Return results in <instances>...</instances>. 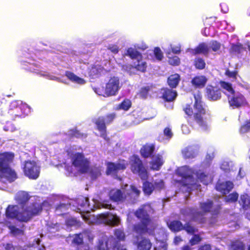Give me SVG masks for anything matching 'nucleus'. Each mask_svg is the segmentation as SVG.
Listing matches in <instances>:
<instances>
[{"label":"nucleus","mask_w":250,"mask_h":250,"mask_svg":"<svg viewBox=\"0 0 250 250\" xmlns=\"http://www.w3.org/2000/svg\"><path fill=\"white\" fill-rule=\"evenodd\" d=\"M198 148L196 146L187 147L182 150V154L186 158H194L198 153Z\"/></svg>","instance_id":"b1692460"},{"label":"nucleus","mask_w":250,"mask_h":250,"mask_svg":"<svg viewBox=\"0 0 250 250\" xmlns=\"http://www.w3.org/2000/svg\"><path fill=\"white\" fill-rule=\"evenodd\" d=\"M4 250H16V247L12 243L8 242L2 244Z\"/></svg>","instance_id":"13d9d810"},{"label":"nucleus","mask_w":250,"mask_h":250,"mask_svg":"<svg viewBox=\"0 0 250 250\" xmlns=\"http://www.w3.org/2000/svg\"><path fill=\"white\" fill-rule=\"evenodd\" d=\"M97 248L98 250H126L119 245L113 236L107 237L106 236L102 237L99 240Z\"/></svg>","instance_id":"9b49d317"},{"label":"nucleus","mask_w":250,"mask_h":250,"mask_svg":"<svg viewBox=\"0 0 250 250\" xmlns=\"http://www.w3.org/2000/svg\"><path fill=\"white\" fill-rule=\"evenodd\" d=\"M152 247L150 240L145 238L138 239L137 243V248L138 250H150Z\"/></svg>","instance_id":"cd10ccee"},{"label":"nucleus","mask_w":250,"mask_h":250,"mask_svg":"<svg viewBox=\"0 0 250 250\" xmlns=\"http://www.w3.org/2000/svg\"><path fill=\"white\" fill-rule=\"evenodd\" d=\"M79 173H87L92 179H96L101 175V168L99 167H89V162L84 156L79 153Z\"/></svg>","instance_id":"1a4fd4ad"},{"label":"nucleus","mask_w":250,"mask_h":250,"mask_svg":"<svg viewBox=\"0 0 250 250\" xmlns=\"http://www.w3.org/2000/svg\"><path fill=\"white\" fill-rule=\"evenodd\" d=\"M208 44L202 43L200 44L198 47L195 49L196 53H202L203 54H207L209 51Z\"/></svg>","instance_id":"4c0bfd02"},{"label":"nucleus","mask_w":250,"mask_h":250,"mask_svg":"<svg viewBox=\"0 0 250 250\" xmlns=\"http://www.w3.org/2000/svg\"><path fill=\"white\" fill-rule=\"evenodd\" d=\"M115 118L114 113H111L107 115L104 120L103 117H99L95 121L98 130L100 132V136L105 140H107L106 134V127L105 125V122L106 124H109L112 122Z\"/></svg>","instance_id":"4468645a"},{"label":"nucleus","mask_w":250,"mask_h":250,"mask_svg":"<svg viewBox=\"0 0 250 250\" xmlns=\"http://www.w3.org/2000/svg\"><path fill=\"white\" fill-rule=\"evenodd\" d=\"M122 84L119 78L116 76H112L110 77L106 83L104 93L100 88L95 89V92L99 95H103L104 97L115 96L117 94Z\"/></svg>","instance_id":"6e6552de"},{"label":"nucleus","mask_w":250,"mask_h":250,"mask_svg":"<svg viewBox=\"0 0 250 250\" xmlns=\"http://www.w3.org/2000/svg\"><path fill=\"white\" fill-rule=\"evenodd\" d=\"M231 51L236 53H241L243 51H246V48H244L242 45L240 43L236 44H232L231 47Z\"/></svg>","instance_id":"79ce46f5"},{"label":"nucleus","mask_w":250,"mask_h":250,"mask_svg":"<svg viewBox=\"0 0 250 250\" xmlns=\"http://www.w3.org/2000/svg\"><path fill=\"white\" fill-rule=\"evenodd\" d=\"M30 198V196L27 192L19 191L15 196V200L21 210H19L18 205H8L5 211L6 217L20 222L27 223L33 217L39 215L42 210V205L34 202L26 206Z\"/></svg>","instance_id":"f257e3e1"},{"label":"nucleus","mask_w":250,"mask_h":250,"mask_svg":"<svg viewBox=\"0 0 250 250\" xmlns=\"http://www.w3.org/2000/svg\"><path fill=\"white\" fill-rule=\"evenodd\" d=\"M126 56H129L132 60H136L137 59H141L142 55L135 49L130 47L127 50Z\"/></svg>","instance_id":"2f4dec72"},{"label":"nucleus","mask_w":250,"mask_h":250,"mask_svg":"<svg viewBox=\"0 0 250 250\" xmlns=\"http://www.w3.org/2000/svg\"><path fill=\"white\" fill-rule=\"evenodd\" d=\"M244 245L239 241H236L232 243L231 249L232 250H244Z\"/></svg>","instance_id":"a18cd8bd"},{"label":"nucleus","mask_w":250,"mask_h":250,"mask_svg":"<svg viewBox=\"0 0 250 250\" xmlns=\"http://www.w3.org/2000/svg\"><path fill=\"white\" fill-rule=\"evenodd\" d=\"M240 204H242L243 208L248 210L246 212L248 218L250 220V200L248 195H243L241 196Z\"/></svg>","instance_id":"a878e982"},{"label":"nucleus","mask_w":250,"mask_h":250,"mask_svg":"<svg viewBox=\"0 0 250 250\" xmlns=\"http://www.w3.org/2000/svg\"><path fill=\"white\" fill-rule=\"evenodd\" d=\"M140 194V190L133 185L125 184L122 186L121 189H114L109 194L110 198L115 202L127 201L133 203Z\"/></svg>","instance_id":"39448f33"},{"label":"nucleus","mask_w":250,"mask_h":250,"mask_svg":"<svg viewBox=\"0 0 250 250\" xmlns=\"http://www.w3.org/2000/svg\"><path fill=\"white\" fill-rule=\"evenodd\" d=\"M161 92L163 94V99L167 101H172L177 96V93L175 90L163 88L162 89Z\"/></svg>","instance_id":"c85d7f7f"},{"label":"nucleus","mask_w":250,"mask_h":250,"mask_svg":"<svg viewBox=\"0 0 250 250\" xmlns=\"http://www.w3.org/2000/svg\"><path fill=\"white\" fill-rule=\"evenodd\" d=\"M131 103L129 100H125L122 103L119 104L117 107V109H122L127 111L131 107Z\"/></svg>","instance_id":"58836bf2"},{"label":"nucleus","mask_w":250,"mask_h":250,"mask_svg":"<svg viewBox=\"0 0 250 250\" xmlns=\"http://www.w3.org/2000/svg\"><path fill=\"white\" fill-rule=\"evenodd\" d=\"M8 113L13 120H15L17 117H22L24 115V114L22 112L21 106L15 109L13 111L11 110L10 111H8Z\"/></svg>","instance_id":"e433bc0d"},{"label":"nucleus","mask_w":250,"mask_h":250,"mask_svg":"<svg viewBox=\"0 0 250 250\" xmlns=\"http://www.w3.org/2000/svg\"><path fill=\"white\" fill-rule=\"evenodd\" d=\"M180 81V76L177 74L172 75L168 78V85L171 87H175Z\"/></svg>","instance_id":"f704fd0d"},{"label":"nucleus","mask_w":250,"mask_h":250,"mask_svg":"<svg viewBox=\"0 0 250 250\" xmlns=\"http://www.w3.org/2000/svg\"><path fill=\"white\" fill-rule=\"evenodd\" d=\"M154 187L155 189L161 190L164 188L165 185L164 181L161 179L156 180L154 181Z\"/></svg>","instance_id":"864d4df0"},{"label":"nucleus","mask_w":250,"mask_h":250,"mask_svg":"<svg viewBox=\"0 0 250 250\" xmlns=\"http://www.w3.org/2000/svg\"><path fill=\"white\" fill-rule=\"evenodd\" d=\"M114 234L115 236L119 240H122L125 238L124 232L121 229H116Z\"/></svg>","instance_id":"4d7b16f0"},{"label":"nucleus","mask_w":250,"mask_h":250,"mask_svg":"<svg viewBox=\"0 0 250 250\" xmlns=\"http://www.w3.org/2000/svg\"><path fill=\"white\" fill-rule=\"evenodd\" d=\"M212 203L209 200L200 204L201 211H197L194 209L188 208L183 211L184 215L189 216V218L199 223H203L205 221L204 215L206 213L212 211Z\"/></svg>","instance_id":"0eeeda50"},{"label":"nucleus","mask_w":250,"mask_h":250,"mask_svg":"<svg viewBox=\"0 0 250 250\" xmlns=\"http://www.w3.org/2000/svg\"><path fill=\"white\" fill-rule=\"evenodd\" d=\"M65 169L67 172V176L76 177L78 173V153L72 156L71 163L65 166Z\"/></svg>","instance_id":"f3484780"},{"label":"nucleus","mask_w":250,"mask_h":250,"mask_svg":"<svg viewBox=\"0 0 250 250\" xmlns=\"http://www.w3.org/2000/svg\"><path fill=\"white\" fill-rule=\"evenodd\" d=\"M154 146L152 145L144 146L141 149L142 155L144 157H148L154 151Z\"/></svg>","instance_id":"473e14b6"},{"label":"nucleus","mask_w":250,"mask_h":250,"mask_svg":"<svg viewBox=\"0 0 250 250\" xmlns=\"http://www.w3.org/2000/svg\"><path fill=\"white\" fill-rule=\"evenodd\" d=\"M201 240V238L199 236L195 235L193 236L192 238L190 240V243L191 245H194L197 244Z\"/></svg>","instance_id":"0e129e2a"},{"label":"nucleus","mask_w":250,"mask_h":250,"mask_svg":"<svg viewBox=\"0 0 250 250\" xmlns=\"http://www.w3.org/2000/svg\"><path fill=\"white\" fill-rule=\"evenodd\" d=\"M171 49L173 53L178 54L181 51V46L179 44H178L173 47L171 46Z\"/></svg>","instance_id":"774afa93"},{"label":"nucleus","mask_w":250,"mask_h":250,"mask_svg":"<svg viewBox=\"0 0 250 250\" xmlns=\"http://www.w3.org/2000/svg\"><path fill=\"white\" fill-rule=\"evenodd\" d=\"M233 162L231 161H223L221 164L220 168L224 171L228 172L232 169Z\"/></svg>","instance_id":"ea45409f"},{"label":"nucleus","mask_w":250,"mask_h":250,"mask_svg":"<svg viewBox=\"0 0 250 250\" xmlns=\"http://www.w3.org/2000/svg\"><path fill=\"white\" fill-rule=\"evenodd\" d=\"M238 197V194L237 193L234 192L226 196L225 200L227 202H234L237 201Z\"/></svg>","instance_id":"8fccbe9b"},{"label":"nucleus","mask_w":250,"mask_h":250,"mask_svg":"<svg viewBox=\"0 0 250 250\" xmlns=\"http://www.w3.org/2000/svg\"><path fill=\"white\" fill-rule=\"evenodd\" d=\"M107 71H108L107 69L104 68L99 64H96L91 67L89 71V74L90 77L95 78L98 77L100 75L104 74Z\"/></svg>","instance_id":"5701e85b"},{"label":"nucleus","mask_w":250,"mask_h":250,"mask_svg":"<svg viewBox=\"0 0 250 250\" xmlns=\"http://www.w3.org/2000/svg\"><path fill=\"white\" fill-rule=\"evenodd\" d=\"M168 228L173 231H179L185 229L188 233L193 234L195 232L196 229L192 226L189 222L187 223L184 226L178 221H173L167 223Z\"/></svg>","instance_id":"dca6fc26"},{"label":"nucleus","mask_w":250,"mask_h":250,"mask_svg":"<svg viewBox=\"0 0 250 250\" xmlns=\"http://www.w3.org/2000/svg\"><path fill=\"white\" fill-rule=\"evenodd\" d=\"M195 67L199 69H203L206 65L204 60L200 58H196L194 62Z\"/></svg>","instance_id":"de8ad7c7"},{"label":"nucleus","mask_w":250,"mask_h":250,"mask_svg":"<svg viewBox=\"0 0 250 250\" xmlns=\"http://www.w3.org/2000/svg\"><path fill=\"white\" fill-rule=\"evenodd\" d=\"M225 75L227 76L232 82H234L237 80V73L235 71H230L229 70H227L225 72Z\"/></svg>","instance_id":"09e8293b"},{"label":"nucleus","mask_w":250,"mask_h":250,"mask_svg":"<svg viewBox=\"0 0 250 250\" xmlns=\"http://www.w3.org/2000/svg\"><path fill=\"white\" fill-rule=\"evenodd\" d=\"M9 229L10 230L11 233L14 236L23 235L24 233L23 230L16 228L15 226H10Z\"/></svg>","instance_id":"37998d69"},{"label":"nucleus","mask_w":250,"mask_h":250,"mask_svg":"<svg viewBox=\"0 0 250 250\" xmlns=\"http://www.w3.org/2000/svg\"><path fill=\"white\" fill-rule=\"evenodd\" d=\"M79 250L81 249L84 243V240L90 239L89 232L86 231L85 233L81 234L79 233Z\"/></svg>","instance_id":"a19ab883"},{"label":"nucleus","mask_w":250,"mask_h":250,"mask_svg":"<svg viewBox=\"0 0 250 250\" xmlns=\"http://www.w3.org/2000/svg\"><path fill=\"white\" fill-rule=\"evenodd\" d=\"M209 49H211L213 51H217L221 47V44L217 41H212L208 43Z\"/></svg>","instance_id":"49530a36"},{"label":"nucleus","mask_w":250,"mask_h":250,"mask_svg":"<svg viewBox=\"0 0 250 250\" xmlns=\"http://www.w3.org/2000/svg\"><path fill=\"white\" fill-rule=\"evenodd\" d=\"M149 90V86L143 87L141 88L139 93H138V95L142 98H146Z\"/></svg>","instance_id":"3c124183"},{"label":"nucleus","mask_w":250,"mask_h":250,"mask_svg":"<svg viewBox=\"0 0 250 250\" xmlns=\"http://www.w3.org/2000/svg\"><path fill=\"white\" fill-rule=\"evenodd\" d=\"M164 161L161 156L159 155L153 156L150 164L151 168L153 170H159L163 164Z\"/></svg>","instance_id":"bb28decb"},{"label":"nucleus","mask_w":250,"mask_h":250,"mask_svg":"<svg viewBox=\"0 0 250 250\" xmlns=\"http://www.w3.org/2000/svg\"><path fill=\"white\" fill-rule=\"evenodd\" d=\"M220 85L223 89L224 93L227 97L235 91L232 88L231 84L229 83L221 81L220 82Z\"/></svg>","instance_id":"7c9ffc66"},{"label":"nucleus","mask_w":250,"mask_h":250,"mask_svg":"<svg viewBox=\"0 0 250 250\" xmlns=\"http://www.w3.org/2000/svg\"><path fill=\"white\" fill-rule=\"evenodd\" d=\"M233 188V184L230 182H221L219 181L216 185V190L222 194L228 193Z\"/></svg>","instance_id":"aec40b11"},{"label":"nucleus","mask_w":250,"mask_h":250,"mask_svg":"<svg viewBox=\"0 0 250 250\" xmlns=\"http://www.w3.org/2000/svg\"><path fill=\"white\" fill-rule=\"evenodd\" d=\"M195 103L194 108L192 109L189 105H187L184 108L186 114L188 116L193 115L194 118L203 130H206L208 127V120L205 114V110L203 107L201 101V95L197 94L194 96Z\"/></svg>","instance_id":"20e7f679"},{"label":"nucleus","mask_w":250,"mask_h":250,"mask_svg":"<svg viewBox=\"0 0 250 250\" xmlns=\"http://www.w3.org/2000/svg\"><path fill=\"white\" fill-rule=\"evenodd\" d=\"M15 154L12 152H4L0 153V170L6 169L9 164L13 161Z\"/></svg>","instance_id":"6ab92c4d"},{"label":"nucleus","mask_w":250,"mask_h":250,"mask_svg":"<svg viewBox=\"0 0 250 250\" xmlns=\"http://www.w3.org/2000/svg\"><path fill=\"white\" fill-rule=\"evenodd\" d=\"M153 209L150 205L146 204L141 206L136 212L135 215L141 221V224L134 227L135 231L138 233L148 232L153 234L150 228L154 229L153 223L150 219V215L153 213Z\"/></svg>","instance_id":"7ed1b4c3"},{"label":"nucleus","mask_w":250,"mask_h":250,"mask_svg":"<svg viewBox=\"0 0 250 250\" xmlns=\"http://www.w3.org/2000/svg\"><path fill=\"white\" fill-rule=\"evenodd\" d=\"M7 168L6 169H2L0 170V172L10 182H12L17 178V174L15 171L12 170L10 167Z\"/></svg>","instance_id":"393cba45"},{"label":"nucleus","mask_w":250,"mask_h":250,"mask_svg":"<svg viewBox=\"0 0 250 250\" xmlns=\"http://www.w3.org/2000/svg\"><path fill=\"white\" fill-rule=\"evenodd\" d=\"M130 164L131 170L133 173L138 174L142 180L147 179V170L138 156H132L130 159Z\"/></svg>","instance_id":"9d476101"},{"label":"nucleus","mask_w":250,"mask_h":250,"mask_svg":"<svg viewBox=\"0 0 250 250\" xmlns=\"http://www.w3.org/2000/svg\"><path fill=\"white\" fill-rule=\"evenodd\" d=\"M169 63L173 65H177L180 63V59L177 56H174L172 58L169 57Z\"/></svg>","instance_id":"bf43d9fd"},{"label":"nucleus","mask_w":250,"mask_h":250,"mask_svg":"<svg viewBox=\"0 0 250 250\" xmlns=\"http://www.w3.org/2000/svg\"><path fill=\"white\" fill-rule=\"evenodd\" d=\"M198 250H219L215 247H212L209 245H205L201 247Z\"/></svg>","instance_id":"69168bd1"},{"label":"nucleus","mask_w":250,"mask_h":250,"mask_svg":"<svg viewBox=\"0 0 250 250\" xmlns=\"http://www.w3.org/2000/svg\"><path fill=\"white\" fill-rule=\"evenodd\" d=\"M23 171L30 179H36L40 174V168L35 162L27 161L25 162Z\"/></svg>","instance_id":"2eb2a0df"},{"label":"nucleus","mask_w":250,"mask_h":250,"mask_svg":"<svg viewBox=\"0 0 250 250\" xmlns=\"http://www.w3.org/2000/svg\"><path fill=\"white\" fill-rule=\"evenodd\" d=\"M68 243H70L71 245L75 246L78 245V234H75L74 235H70L67 238Z\"/></svg>","instance_id":"c03bdc74"},{"label":"nucleus","mask_w":250,"mask_h":250,"mask_svg":"<svg viewBox=\"0 0 250 250\" xmlns=\"http://www.w3.org/2000/svg\"><path fill=\"white\" fill-rule=\"evenodd\" d=\"M207 82V79L204 76H198L194 78L191 83L195 86L201 87L204 86Z\"/></svg>","instance_id":"c756f323"},{"label":"nucleus","mask_w":250,"mask_h":250,"mask_svg":"<svg viewBox=\"0 0 250 250\" xmlns=\"http://www.w3.org/2000/svg\"><path fill=\"white\" fill-rule=\"evenodd\" d=\"M227 98L229 107L232 109L239 108L247 104L245 97L238 91H235Z\"/></svg>","instance_id":"ddd939ff"},{"label":"nucleus","mask_w":250,"mask_h":250,"mask_svg":"<svg viewBox=\"0 0 250 250\" xmlns=\"http://www.w3.org/2000/svg\"><path fill=\"white\" fill-rule=\"evenodd\" d=\"M204 169H192L187 166L177 168L176 175L178 179H174L178 187L183 192H189L191 190L198 188V181L204 185H208L212 181L211 175L206 174Z\"/></svg>","instance_id":"f03ea898"},{"label":"nucleus","mask_w":250,"mask_h":250,"mask_svg":"<svg viewBox=\"0 0 250 250\" xmlns=\"http://www.w3.org/2000/svg\"><path fill=\"white\" fill-rule=\"evenodd\" d=\"M108 49L114 53L118 52L119 48L116 45L110 44L107 47Z\"/></svg>","instance_id":"338daca9"},{"label":"nucleus","mask_w":250,"mask_h":250,"mask_svg":"<svg viewBox=\"0 0 250 250\" xmlns=\"http://www.w3.org/2000/svg\"><path fill=\"white\" fill-rule=\"evenodd\" d=\"M92 204H90L88 202V199L87 197L81 196L79 197V205L80 204L82 207L84 208H88L91 210H94L98 208H105L107 209H112L113 208L111 204L106 202H100L97 200L93 199L92 200Z\"/></svg>","instance_id":"f8f14e48"},{"label":"nucleus","mask_w":250,"mask_h":250,"mask_svg":"<svg viewBox=\"0 0 250 250\" xmlns=\"http://www.w3.org/2000/svg\"><path fill=\"white\" fill-rule=\"evenodd\" d=\"M21 107V106L19 105L17 101H13L10 103L8 111H10L11 110L13 111L15 109H16L18 107Z\"/></svg>","instance_id":"e2e57ef3"},{"label":"nucleus","mask_w":250,"mask_h":250,"mask_svg":"<svg viewBox=\"0 0 250 250\" xmlns=\"http://www.w3.org/2000/svg\"><path fill=\"white\" fill-rule=\"evenodd\" d=\"M160 234L155 235L156 241L160 242V246L158 248H155L154 250H167V244L164 241L166 239L167 235L164 229L160 230Z\"/></svg>","instance_id":"4be33fe9"},{"label":"nucleus","mask_w":250,"mask_h":250,"mask_svg":"<svg viewBox=\"0 0 250 250\" xmlns=\"http://www.w3.org/2000/svg\"><path fill=\"white\" fill-rule=\"evenodd\" d=\"M164 135L167 137V139H169L171 138L173 136V133L171 131V128L168 127H166L164 130Z\"/></svg>","instance_id":"052dcab7"},{"label":"nucleus","mask_w":250,"mask_h":250,"mask_svg":"<svg viewBox=\"0 0 250 250\" xmlns=\"http://www.w3.org/2000/svg\"><path fill=\"white\" fill-rule=\"evenodd\" d=\"M133 66L138 70L144 72L146 68V63L141 59H137L133 62Z\"/></svg>","instance_id":"72a5a7b5"},{"label":"nucleus","mask_w":250,"mask_h":250,"mask_svg":"<svg viewBox=\"0 0 250 250\" xmlns=\"http://www.w3.org/2000/svg\"><path fill=\"white\" fill-rule=\"evenodd\" d=\"M65 223H66V226L71 227V226H74L76 224H77V221L76 219L71 218H68L66 220Z\"/></svg>","instance_id":"680f3d73"},{"label":"nucleus","mask_w":250,"mask_h":250,"mask_svg":"<svg viewBox=\"0 0 250 250\" xmlns=\"http://www.w3.org/2000/svg\"><path fill=\"white\" fill-rule=\"evenodd\" d=\"M127 165V162L124 160H120L117 163H108L107 165L106 173L108 175L115 174L119 170L125 169Z\"/></svg>","instance_id":"a211bd4d"},{"label":"nucleus","mask_w":250,"mask_h":250,"mask_svg":"<svg viewBox=\"0 0 250 250\" xmlns=\"http://www.w3.org/2000/svg\"><path fill=\"white\" fill-rule=\"evenodd\" d=\"M153 53L156 57V59L158 61L161 60L163 58V53L161 49L158 47H156L154 49Z\"/></svg>","instance_id":"5fc2aeb1"},{"label":"nucleus","mask_w":250,"mask_h":250,"mask_svg":"<svg viewBox=\"0 0 250 250\" xmlns=\"http://www.w3.org/2000/svg\"><path fill=\"white\" fill-rule=\"evenodd\" d=\"M155 189L154 185L151 182L146 181L143 183V190L147 195H150Z\"/></svg>","instance_id":"c9c22d12"},{"label":"nucleus","mask_w":250,"mask_h":250,"mask_svg":"<svg viewBox=\"0 0 250 250\" xmlns=\"http://www.w3.org/2000/svg\"><path fill=\"white\" fill-rule=\"evenodd\" d=\"M208 97L212 101H216L220 99L221 97V92L212 86H208L207 88Z\"/></svg>","instance_id":"412c9836"},{"label":"nucleus","mask_w":250,"mask_h":250,"mask_svg":"<svg viewBox=\"0 0 250 250\" xmlns=\"http://www.w3.org/2000/svg\"><path fill=\"white\" fill-rule=\"evenodd\" d=\"M65 76L72 82H78V77L73 73L67 71L65 72Z\"/></svg>","instance_id":"603ef678"},{"label":"nucleus","mask_w":250,"mask_h":250,"mask_svg":"<svg viewBox=\"0 0 250 250\" xmlns=\"http://www.w3.org/2000/svg\"><path fill=\"white\" fill-rule=\"evenodd\" d=\"M79 214L83 219L88 224L95 223H104L106 225L115 226L119 224L120 219L116 215L111 213H103L97 216L91 215L89 210L85 211L84 210L82 211L79 208Z\"/></svg>","instance_id":"423d86ee"},{"label":"nucleus","mask_w":250,"mask_h":250,"mask_svg":"<svg viewBox=\"0 0 250 250\" xmlns=\"http://www.w3.org/2000/svg\"><path fill=\"white\" fill-rule=\"evenodd\" d=\"M250 130V120L247 121L246 123L243 125L240 128V132L245 133Z\"/></svg>","instance_id":"6e6d98bb"}]
</instances>
